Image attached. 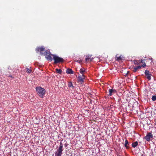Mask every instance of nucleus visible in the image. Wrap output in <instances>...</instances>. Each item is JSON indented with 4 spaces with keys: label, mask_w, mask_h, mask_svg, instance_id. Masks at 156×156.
I'll use <instances>...</instances> for the list:
<instances>
[{
    "label": "nucleus",
    "mask_w": 156,
    "mask_h": 156,
    "mask_svg": "<svg viewBox=\"0 0 156 156\" xmlns=\"http://www.w3.org/2000/svg\"><path fill=\"white\" fill-rule=\"evenodd\" d=\"M116 60L117 61L120 60L122 59V57L121 56H119V57L117 56L116 57Z\"/></svg>",
    "instance_id": "nucleus-18"
},
{
    "label": "nucleus",
    "mask_w": 156,
    "mask_h": 156,
    "mask_svg": "<svg viewBox=\"0 0 156 156\" xmlns=\"http://www.w3.org/2000/svg\"><path fill=\"white\" fill-rule=\"evenodd\" d=\"M153 138V135L152 134L151 132H149L147 133V135L145 136L144 139L146 140L147 141L150 142L151 139Z\"/></svg>",
    "instance_id": "nucleus-5"
},
{
    "label": "nucleus",
    "mask_w": 156,
    "mask_h": 156,
    "mask_svg": "<svg viewBox=\"0 0 156 156\" xmlns=\"http://www.w3.org/2000/svg\"><path fill=\"white\" fill-rule=\"evenodd\" d=\"M91 56H90L89 55H87L86 57V62H87L88 61H90L91 62L92 61L93 58H91L90 57Z\"/></svg>",
    "instance_id": "nucleus-9"
},
{
    "label": "nucleus",
    "mask_w": 156,
    "mask_h": 156,
    "mask_svg": "<svg viewBox=\"0 0 156 156\" xmlns=\"http://www.w3.org/2000/svg\"><path fill=\"white\" fill-rule=\"evenodd\" d=\"M63 150V144L62 142H60L59 146L57 148V151L55 152V156H61Z\"/></svg>",
    "instance_id": "nucleus-1"
},
{
    "label": "nucleus",
    "mask_w": 156,
    "mask_h": 156,
    "mask_svg": "<svg viewBox=\"0 0 156 156\" xmlns=\"http://www.w3.org/2000/svg\"><path fill=\"white\" fill-rule=\"evenodd\" d=\"M52 55L54 61V64H56L58 63H62L64 62V60L63 58L57 56L56 55Z\"/></svg>",
    "instance_id": "nucleus-4"
},
{
    "label": "nucleus",
    "mask_w": 156,
    "mask_h": 156,
    "mask_svg": "<svg viewBox=\"0 0 156 156\" xmlns=\"http://www.w3.org/2000/svg\"><path fill=\"white\" fill-rule=\"evenodd\" d=\"M129 142L127 140H126L124 144V146L126 149L129 148Z\"/></svg>",
    "instance_id": "nucleus-11"
},
{
    "label": "nucleus",
    "mask_w": 156,
    "mask_h": 156,
    "mask_svg": "<svg viewBox=\"0 0 156 156\" xmlns=\"http://www.w3.org/2000/svg\"><path fill=\"white\" fill-rule=\"evenodd\" d=\"M138 145V142L137 141L133 143L132 144V147L135 148Z\"/></svg>",
    "instance_id": "nucleus-13"
},
{
    "label": "nucleus",
    "mask_w": 156,
    "mask_h": 156,
    "mask_svg": "<svg viewBox=\"0 0 156 156\" xmlns=\"http://www.w3.org/2000/svg\"><path fill=\"white\" fill-rule=\"evenodd\" d=\"M85 77V76L83 74L81 76H79L78 77V81L80 82L81 83H82L84 82Z\"/></svg>",
    "instance_id": "nucleus-6"
},
{
    "label": "nucleus",
    "mask_w": 156,
    "mask_h": 156,
    "mask_svg": "<svg viewBox=\"0 0 156 156\" xmlns=\"http://www.w3.org/2000/svg\"><path fill=\"white\" fill-rule=\"evenodd\" d=\"M26 69L27 70L26 72L27 73H30L31 72V69H30L28 68H26Z\"/></svg>",
    "instance_id": "nucleus-21"
},
{
    "label": "nucleus",
    "mask_w": 156,
    "mask_h": 156,
    "mask_svg": "<svg viewBox=\"0 0 156 156\" xmlns=\"http://www.w3.org/2000/svg\"><path fill=\"white\" fill-rule=\"evenodd\" d=\"M68 86L69 87H74L73 86V85L72 83L71 82H69L68 83Z\"/></svg>",
    "instance_id": "nucleus-19"
},
{
    "label": "nucleus",
    "mask_w": 156,
    "mask_h": 156,
    "mask_svg": "<svg viewBox=\"0 0 156 156\" xmlns=\"http://www.w3.org/2000/svg\"><path fill=\"white\" fill-rule=\"evenodd\" d=\"M37 52H40L41 55H46L49 53V51L48 50H45V48L44 46L37 47L36 49Z\"/></svg>",
    "instance_id": "nucleus-2"
},
{
    "label": "nucleus",
    "mask_w": 156,
    "mask_h": 156,
    "mask_svg": "<svg viewBox=\"0 0 156 156\" xmlns=\"http://www.w3.org/2000/svg\"><path fill=\"white\" fill-rule=\"evenodd\" d=\"M152 100L153 101H156V96L154 95L152 97Z\"/></svg>",
    "instance_id": "nucleus-20"
},
{
    "label": "nucleus",
    "mask_w": 156,
    "mask_h": 156,
    "mask_svg": "<svg viewBox=\"0 0 156 156\" xmlns=\"http://www.w3.org/2000/svg\"><path fill=\"white\" fill-rule=\"evenodd\" d=\"M147 76V78L148 80H150L151 79V74H150L149 75H146Z\"/></svg>",
    "instance_id": "nucleus-16"
},
{
    "label": "nucleus",
    "mask_w": 156,
    "mask_h": 156,
    "mask_svg": "<svg viewBox=\"0 0 156 156\" xmlns=\"http://www.w3.org/2000/svg\"><path fill=\"white\" fill-rule=\"evenodd\" d=\"M150 72L149 71L147 70H146L145 72V75H149L150 74Z\"/></svg>",
    "instance_id": "nucleus-24"
},
{
    "label": "nucleus",
    "mask_w": 156,
    "mask_h": 156,
    "mask_svg": "<svg viewBox=\"0 0 156 156\" xmlns=\"http://www.w3.org/2000/svg\"><path fill=\"white\" fill-rule=\"evenodd\" d=\"M36 90L38 95L41 98L43 97L46 92L45 89L40 87H37Z\"/></svg>",
    "instance_id": "nucleus-3"
},
{
    "label": "nucleus",
    "mask_w": 156,
    "mask_h": 156,
    "mask_svg": "<svg viewBox=\"0 0 156 156\" xmlns=\"http://www.w3.org/2000/svg\"><path fill=\"white\" fill-rule=\"evenodd\" d=\"M145 60H142V59H140L139 60H138V63H139V65H140V64L142 63L143 62V61H144Z\"/></svg>",
    "instance_id": "nucleus-23"
},
{
    "label": "nucleus",
    "mask_w": 156,
    "mask_h": 156,
    "mask_svg": "<svg viewBox=\"0 0 156 156\" xmlns=\"http://www.w3.org/2000/svg\"><path fill=\"white\" fill-rule=\"evenodd\" d=\"M151 62H152V58H151Z\"/></svg>",
    "instance_id": "nucleus-27"
},
{
    "label": "nucleus",
    "mask_w": 156,
    "mask_h": 156,
    "mask_svg": "<svg viewBox=\"0 0 156 156\" xmlns=\"http://www.w3.org/2000/svg\"><path fill=\"white\" fill-rule=\"evenodd\" d=\"M134 63L135 65H137L138 66H139V63H138L137 60H134Z\"/></svg>",
    "instance_id": "nucleus-17"
},
{
    "label": "nucleus",
    "mask_w": 156,
    "mask_h": 156,
    "mask_svg": "<svg viewBox=\"0 0 156 156\" xmlns=\"http://www.w3.org/2000/svg\"><path fill=\"white\" fill-rule=\"evenodd\" d=\"M80 73L82 74V75L83 74V73H84L85 72V70L84 68L80 69Z\"/></svg>",
    "instance_id": "nucleus-14"
},
{
    "label": "nucleus",
    "mask_w": 156,
    "mask_h": 156,
    "mask_svg": "<svg viewBox=\"0 0 156 156\" xmlns=\"http://www.w3.org/2000/svg\"><path fill=\"white\" fill-rule=\"evenodd\" d=\"M66 73L69 74H73V71L71 69H68L66 70Z\"/></svg>",
    "instance_id": "nucleus-12"
},
{
    "label": "nucleus",
    "mask_w": 156,
    "mask_h": 156,
    "mask_svg": "<svg viewBox=\"0 0 156 156\" xmlns=\"http://www.w3.org/2000/svg\"><path fill=\"white\" fill-rule=\"evenodd\" d=\"M56 71L57 73L60 74H61L62 72V71L61 69H56Z\"/></svg>",
    "instance_id": "nucleus-15"
},
{
    "label": "nucleus",
    "mask_w": 156,
    "mask_h": 156,
    "mask_svg": "<svg viewBox=\"0 0 156 156\" xmlns=\"http://www.w3.org/2000/svg\"><path fill=\"white\" fill-rule=\"evenodd\" d=\"M109 93L108 95L109 96H111L113 94H115L117 92L116 90L115 89H109Z\"/></svg>",
    "instance_id": "nucleus-8"
},
{
    "label": "nucleus",
    "mask_w": 156,
    "mask_h": 156,
    "mask_svg": "<svg viewBox=\"0 0 156 156\" xmlns=\"http://www.w3.org/2000/svg\"><path fill=\"white\" fill-rule=\"evenodd\" d=\"M142 63L143 64L141 65V66L143 67H145L146 66V65L144 61H143V62H142Z\"/></svg>",
    "instance_id": "nucleus-22"
},
{
    "label": "nucleus",
    "mask_w": 156,
    "mask_h": 156,
    "mask_svg": "<svg viewBox=\"0 0 156 156\" xmlns=\"http://www.w3.org/2000/svg\"><path fill=\"white\" fill-rule=\"evenodd\" d=\"M52 54L50 53L49 51V53L46 55H44L45 56V58L47 59V60H49L50 61H52Z\"/></svg>",
    "instance_id": "nucleus-7"
},
{
    "label": "nucleus",
    "mask_w": 156,
    "mask_h": 156,
    "mask_svg": "<svg viewBox=\"0 0 156 156\" xmlns=\"http://www.w3.org/2000/svg\"><path fill=\"white\" fill-rule=\"evenodd\" d=\"M77 62L79 63H80L82 62V61L81 60H77Z\"/></svg>",
    "instance_id": "nucleus-25"
},
{
    "label": "nucleus",
    "mask_w": 156,
    "mask_h": 156,
    "mask_svg": "<svg viewBox=\"0 0 156 156\" xmlns=\"http://www.w3.org/2000/svg\"><path fill=\"white\" fill-rule=\"evenodd\" d=\"M141 68V66L140 65L137 66H135L133 68H132V70L135 73L136 72L137 70L140 69Z\"/></svg>",
    "instance_id": "nucleus-10"
},
{
    "label": "nucleus",
    "mask_w": 156,
    "mask_h": 156,
    "mask_svg": "<svg viewBox=\"0 0 156 156\" xmlns=\"http://www.w3.org/2000/svg\"><path fill=\"white\" fill-rule=\"evenodd\" d=\"M9 76L10 77H11V78H12V76H11V75H10V76Z\"/></svg>",
    "instance_id": "nucleus-26"
}]
</instances>
